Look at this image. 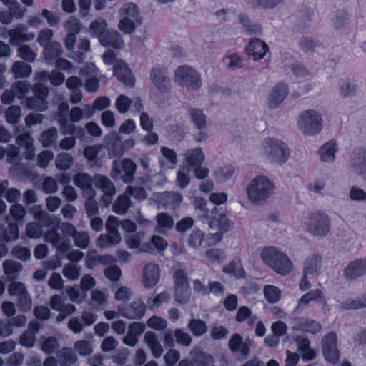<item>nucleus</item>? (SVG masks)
<instances>
[{
  "label": "nucleus",
  "instance_id": "f704fd0d",
  "mask_svg": "<svg viewBox=\"0 0 366 366\" xmlns=\"http://www.w3.org/2000/svg\"><path fill=\"white\" fill-rule=\"evenodd\" d=\"M131 207V201L128 195L124 194L119 195L114 202L113 211L119 215L125 214Z\"/></svg>",
  "mask_w": 366,
  "mask_h": 366
},
{
  "label": "nucleus",
  "instance_id": "a18cd8bd",
  "mask_svg": "<svg viewBox=\"0 0 366 366\" xmlns=\"http://www.w3.org/2000/svg\"><path fill=\"white\" fill-rule=\"evenodd\" d=\"M44 47V55L46 60H54L62 54V47L59 42L53 41Z\"/></svg>",
  "mask_w": 366,
  "mask_h": 366
},
{
  "label": "nucleus",
  "instance_id": "5fc2aeb1",
  "mask_svg": "<svg viewBox=\"0 0 366 366\" xmlns=\"http://www.w3.org/2000/svg\"><path fill=\"white\" fill-rule=\"evenodd\" d=\"M26 106L29 109L42 112L47 109V102L46 100H42V99L38 97L33 96L26 99Z\"/></svg>",
  "mask_w": 366,
  "mask_h": 366
},
{
  "label": "nucleus",
  "instance_id": "ddd939ff",
  "mask_svg": "<svg viewBox=\"0 0 366 366\" xmlns=\"http://www.w3.org/2000/svg\"><path fill=\"white\" fill-rule=\"evenodd\" d=\"M343 274L347 280H355L366 274V259H356L344 269Z\"/></svg>",
  "mask_w": 366,
  "mask_h": 366
},
{
  "label": "nucleus",
  "instance_id": "6e6d98bb",
  "mask_svg": "<svg viewBox=\"0 0 366 366\" xmlns=\"http://www.w3.org/2000/svg\"><path fill=\"white\" fill-rule=\"evenodd\" d=\"M239 20L246 33L249 34H259L261 33V27L259 25L252 24L249 17L246 14H240Z\"/></svg>",
  "mask_w": 366,
  "mask_h": 366
},
{
  "label": "nucleus",
  "instance_id": "ea45409f",
  "mask_svg": "<svg viewBox=\"0 0 366 366\" xmlns=\"http://www.w3.org/2000/svg\"><path fill=\"white\" fill-rule=\"evenodd\" d=\"M191 355L192 356V361L194 366H211L214 362V358L212 355L202 352L197 349H194L191 351Z\"/></svg>",
  "mask_w": 366,
  "mask_h": 366
},
{
  "label": "nucleus",
  "instance_id": "79ce46f5",
  "mask_svg": "<svg viewBox=\"0 0 366 366\" xmlns=\"http://www.w3.org/2000/svg\"><path fill=\"white\" fill-rule=\"evenodd\" d=\"M322 258L318 255H312L309 257L305 263L304 273L305 275L314 274L320 270V264Z\"/></svg>",
  "mask_w": 366,
  "mask_h": 366
},
{
  "label": "nucleus",
  "instance_id": "13d9d810",
  "mask_svg": "<svg viewBox=\"0 0 366 366\" xmlns=\"http://www.w3.org/2000/svg\"><path fill=\"white\" fill-rule=\"evenodd\" d=\"M81 267L73 263H68L64 265L62 269L64 276L69 280H76L80 276Z\"/></svg>",
  "mask_w": 366,
  "mask_h": 366
},
{
  "label": "nucleus",
  "instance_id": "aec40b11",
  "mask_svg": "<svg viewBox=\"0 0 366 366\" xmlns=\"http://www.w3.org/2000/svg\"><path fill=\"white\" fill-rule=\"evenodd\" d=\"M146 306L141 300H134L129 305L120 310L122 316L129 319H139L145 312Z\"/></svg>",
  "mask_w": 366,
  "mask_h": 366
},
{
  "label": "nucleus",
  "instance_id": "473e14b6",
  "mask_svg": "<svg viewBox=\"0 0 366 366\" xmlns=\"http://www.w3.org/2000/svg\"><path fill=\"white\" fill-rule=\"evenodd\" d=\"M19 229L16 223H9L7 227L0 226V240L9 242L17 239Z\"/></svg>",
  "mask_w": 366,
  "mask_h": 366
},
{
  "label": "nucleus",
  "instance_id": "a19ab883",
  "mask_svg": "<svg viewBox=\"0 0 366 366\" xmlns=\"http://www.w3.org/2000/svg\"><path fill=\"white\" fill-rule=\"evenodd\" d=\"M61 366H71L77 360V357L71 348L63 347L58 353Z\"/></svg>",
  "mask_w": 366,
  "mask_h": 366
},
{
  "label": "nucleus",
  "instance_id": "4d7b16f0",
  "mask_svg": "<svg viewBox=\"0 0 366 366\" xmlns=\"http://www.w3.org/2000/svg\"><path fill=\"white\" fill-rule=\"evenodd\" d=\"M263 291L266 300L270 303H276L281 298L280 290L274 285H266Z\"/></svg>",
  "mask_w": 366,
  "mask_h": 366
},
{
  "label": "nucleus",
  "instance_id": "37998d69",
  "mask_svg": "<svg viewBox=\"0 0 366 366\" xmlns=\"http://www.w3.org/2000/svg\"><path fill=\"white\" fill-rule=\"evenodd\" d=\"M55 164L59 170H67L74 164V157L67 152L59 153L56 157Z\"/></svg>",
  "mask_w": 366,
  "mask_h": 366
},
{
  "label": "nucleus",
  "instance_id": "09e8293b",
  "mask_svg": "<svg viewBox=\"0 0 366 366\" xmlns=\"http://www.w3.org/2000/svg\"><path fill=\"white\" fill-rule=\"evenodd\" d=\"M58 131L55 127H51L44 131L40 136L39 141L44 147L51 146L57 139Z\"/></svg>",
  "mask_w": 366,
  "mask_h": 366
},
{
  "label": "nucleus",
  "instance_id": "1a4fd4ad",
  "mask_svg": "<svg viewBox=\"0 0 366 366\" xmlns=\"http://www.w3.org/2000/svg\"><path fill=\"white\" fill-rule=\"evenodd\" d=\"M94 183L95 187L104 193L100 199V203L106 207H108L116 194L114 184L107 176L100 174H96L94 176Z\"/></svg>",
  "mask_w": 366,
  "mask_h": 366
},
{
  "label": "nucleus",
  "instance_id": "0eeeda50",
  "mask_svg": "<svg viewBox=\"0 0 366 366\" xmlns=\"http://www.w3.org/2000/svg\"><path fill=\"white\" fill-rule=\"evenodd\" d=\"M305 224L307 231L314 236H325L330 229L329 217L320 212L310 214Z\"/></svg>",
  "mask_w": 366,
  "mask_h": 366
},
{
  "label": "nucleus",
  "instance_id": "e2e57ef3",
  "mask_svg": "<svg viewBox=\"0 0 366 366\" xmlns=\"http://www.w3.org/2000/svg\"><path fill=\"white\" fill-rule=\"evenodd\" d=\"M18 56L27 62H34L36 57V54L33 49L26 44L20 46L17 49Z\"/></svg>",
  "mask_w": 366,
  "mask_h": 366
},
{
  "label": "nucleus",
  "instance_id": "6e6552de",
  "mask_svg": "<svg viewBox=\"0 0 366 366\" xmlns=\"http://www.w3.org/2000/svg\"><path fill=\"white\" fill-rule=\"evenodd\" d=\"M43 239L52 245L56 250V254L64 257L70 249L71 244L69 240H66L56 229L46 231L43 234Z\"/></svg>",
  "mask_w": 366,
  "mask_h": 366
},
{
  "label": "nucleus",
  "instance_id": "cd10ccee",
  "mask_svg": "<svg viewBox=\"0 0 366 366\" xmlns=\"http://www.w3.org/2000/svg\"><path fill=\"white\" fill-rule=\"evenodd\" d=\"M296 343L298 351L301 353L302 360L311 361L314 360L317 355L316 352L310 347V342L309 339L305 337H297Z\"/></svg>",
  "mask_w": 366,
  "mask_h": 366
},
{
  "label": "nucleus",
  "instance_id": "2f4dec72",
  "mask_svg": "<svg viewBox=\"0 0 366 366\" xmlns=\"http://www.w3.org/2000/svg\"><path fill=\"white\" fill-rule=\"evenodd\" d=\"M22 269V264L18 262L6 259L3 262V270L8 280L16 279Z\"/></svg>",
  "mask_w": 366,
  "mask_h": 366
},
{
  "label": "nucleus",
  "instance_id": "a878e982",
  "mask_svg": "<svg viewBox=\"0 0 366 366\" xmlns=\"http://www.w3.org/2000/svg\"><path fill=\"white\" fill-rule=\"evenodd\" d=\"M167 242L164 237L159 235H153L149 242L142 245L140 252L152 253L155 248L159 252H162L167 248Z\"/></svg>",
  "mask_w": 366,
  "mask_h": 366
},
{
  "label": "nucleus",
  "instance_id": "b1692460",
  "mask_svg": "<svg viewBox=\"0 0 366 366\" xmlns=\"http://www.w3.org/2000/svg\"><path fill=\"white\" fill-rule=\"evenodd\" d=\"M39 324L37 321L30 322L27 330L21 335L19 343L28 348L34 347L36 340V334L39 332Z\"/></svg>",
  "mask_w": 366,
  "mask_h": 366
},
{
  "label": "nucleus",
  "instance_id": "3c124183",
  "mask_svg": "<svg viewBox=\"0 0 366 366\" xmlns=\"http://www.w3.org/2000/svg\"><path fill=\"white\" fill-rule=\"evenodd\" d=\"M142 21L131 20L127 18L120 19L117 27L125 34H131L136 30V27L141 24Z\"/></svg>",
  "mask_w": 366,
  "mask_h": 366
},
{
  "label": "nucleus",
  "instance_id": "20e7f679",
  "mask_svg": "<svg viewBox=\"0 0 366 366\" xmlns=\"http://www.w3.org/2000/svg\"><path fill=\"white\" fill-rule=\"evenodd\" d=\"M323 121L318 112L314 109L303 111L299 117L297 126L302 133L307 136H314L322 129Z\"/></svg>",
  "mask_w": 366,
  "mask_h": 366
},
{
  "label": "nucleus",
  "instance_id": "e433bc0d",
  "mask_svg": "<svg viewBox=\"0 0 366 366\" xmlns=\"http://www.w3.org/2000/svg\"><path fill=\"white\" fill-rule=\"evenodd\" d=\"M358 85L352 80H345L340 86V96L344 99L352 98L357 94Z\"/></svg>",
  "mask_w": 366,
  "mask_h": 366
},
{
  "label": "nucleus",
  "instance_id": "de8ad7c7",
  "mask_svg": "<svg viewBox=\"0 0 366 366\" xmlns=\"http://www.w3.org/2000/svg\"><path fill=\"white\" fill-rule=\"evenodd\" d=\"M32 71L30 65L21 61H16L12 67V72L15 78H24L31 75Z\"/></svg>",
  "mask_w": 366,
  "mask_h": 366
},
{
  "label": "nucleus",
  "instance_id": "8fccbe9b",
  "mask_svg": "<svg viewBox=\"0 0 366 366\" xmlns=\"http://www.w3.org/2000/svg\"><path fill=\"white\" fill-rule=\"evenodd\" d=\"M166 181L164 175L162 173L147 174L142 178V182L148 187L152 188L163 184Z\"/></svg>",
  "mask_w": 366,
  "mask_h": 366
},
{
  "label": "nucleus",
  "instance_id": "c9c22d12",
  "mask_svg": "<svg viewBox=\"0 0 366 366\" xmlns=\"http://www.w3.org/2000/svg\"><path fill=\"white\" fill-rule=\"evenodd\" d=\"M223 272L237 278H242L245 274L242 261L239 258L234 259L226 264L223 267Z\"/></svg>",
  "mask_w": 366,
  "mask_h": 366
},
{
  "label": "nucleus",
  "instance_id": "39448f33",
  "mask_svg": "<svg viewBox=\"0 0 366 366\" xmlns=\"http://www.w3.org/2000/svg\"><path fill=\"white\" fill-rule=\"evenodd\" d=\"M174 81L179 86L191 90H198L202 86L200 74L188 65H182L175 69Z\"/></svg>",
  "mask_w": 366,
  "mask_h": 366
},
{
  "label": "nucleus",
  "instance_id": "c03bdc74",
  "mask_svg": "<svg viewBox=\"0 0 366 366\" xmlns=\"http://www.w3.org/2000/svg\"><path fill=\"white\" fill-rule=\"evenodd\" d=\"M102 149L103 146L102 144L87 146L84 148V155L91 166H99V161L97 159V157Z\"/></svg>",
  "mask_w": 366,
  "mask_h": 366
},
{
  "label": "nucleus",
  "instance_id": "f257e3e1",
  "mask_svg": "<svg viewBox=\"0 0 366 366\" xmlns=\"http://www.w3.org/2000/svg\"><path fill=\"white\" fill-rule=\"evenodd\" d=\"M275 190L274 183L264 175L252 179L247 188V194L249 202L256 205H263L273 195Z\"/></svg>",
  "mask_w": 366,
  "mask_h": 366
},
{
  "label": "nucleus",
  "instance_id": "412c9836",
  "mask_svg": "<svg viewBox=\"0 0 366 366\" xmlns=\"http://www.w3.org/2000/svg\"><path fill=\"white\" fill-rule=\"evenodd\" d=\"M205 156L200 147L187 149L184 153L183 162L184 166L189 168L202 165Z\"/></svg>",
  "mask_w": 366,
  "mask_h": 366
},
{
  "label": "nucleus",
  "instance_id": "603ef678",
  "mask_svg": "<svg viewBox=\"0 0 366 366\" xmlns=\"http://www.w3.org/2000/svg\"><path fill=\"white\" fill-rule=\"evenodd\" d=\"M177 185L180 189H184L190 182L189 168L182 166L177 173Z\"/></svg>",
  "mask_w": 366,
  "mask_h": 366
},
{
  "label": "nucleus",
  "instance_id": "338daca9",
  "mask_svg": "<svg viewBox=\"0 0 366 366\" xmlns=\"http://www.w3.org/2000/svg\"><path fill=\"white\" fill-rule=\"evenodd\" d=\"M59 343L55 337H49L46 338L42 344L41 349L46 354H52L58 350Z\"/></svg>",
  "mask_w": 366,
  "mask_h": 366
},
{
  "label": "nucleus",
  "instance_id": "c756f323",
  "mask_svg": "<svg viewBox=\"0 0 366 366\" xmlns=\"http://www.w3.org/2000/svg\"><path fill=\"white\" fill-rule=\"evenodd\" d=\"M93 182L94 177L92 178V176L87 173L79 172L73 177L74 184L85 192L93 191Z\"/></svg>",
  "mask_w": 366,
  "mask_h": 366
},
{
  "label": "nucleus",
  "instance_id": "4be33fe9",
  "mask_svg": "<svg viewBox=\"0 0 366 366\" xmlns=\"http://www.w3.org/2000/svg\"><path fill=\"white\" fill-rule=\"evenodd\" d=\"M16 142L20 147L25 149V150L23 152V154L26 159L32 160L34 159V140L30 134L24 133L19 135L16 139Z\"/></svg>",
  "mask_w": 366,
  "mask_h": 366
},
{
  "label": "nucleus",
  "instance_id": "9d476101",
  "mask_svg": "<svg viewBox=\"0 0 366 366\" xmlns=\"http://www.w3.org/2000/svg\"><path fill=\"white\" fill-rule=\"evenodd\" d=\"M322 353L325 360L335 364L340 359V352L337 348V335L335 332H330L322 340Z\"/></svg>",
  "mask_w": 366,
  "mask_h": 366
},
{
  "label": "nucleus",
  "instance_id": "5701e85b",
  "mask_svg": "<svg viewBox=\"0 0 366 366\" xmlns=\"http://www.w3.org/2000/svg\"><path fill=\"white\" fill-rule=\"evenodd\" d=\"M269 51L268 46L259 39H252L247 46V52L254 61L262 59Z\"/></svg>",
  "mask_w": 366,
  "mask_h": 366
},
{
  "label": "nucleus",
  "instance_id": "9b49d317",
  "mask_svg": "<svg viewBox=\"0 0 366 366\" xmlns=\"http://www.w3.org/2000/svg\"><path fill=\"white\" fill-rule=\"evenodd\" d=\"M252 340L249 338L243 339L239 334H234L228 342V346L232 352H238L243 359L248 357Z\"/></svg>",
  "mask_w": 366,
  "mask_h": 366
},
{
  "label": "nucleus",
  "instance_id": "49530a36",
  "mask_svg": "<svg viewBox=\"0 0 366 366\" xmlns=\"http://www.w3.org/2000/svg\"><path fill=\"white\" fill-rule=\"evenodd\" d=\"M187 327L195 337H201L207 331V324L199 319H192L188 322Z\"/></svg>",
  "mask_w": 366,
  "mask_h": 366
},
{
  "label": "nucleus",
  "instance_id": "c85d7f7f",
  "mask_svg": "<svg viewBox=\"0 0 366 366\" xmlns=\"http://www.w3.org/2000/svg\"><path fill=\"white\" fill-rule=\"evenodd\" d=\"M144 340L151 350L153 356L155 358H159L161 357L163 352V348L157 338V335L152 331H147L144 334Z\"/></svg>",
  "mask_w": 366,
  "mask_h": 366
},
{
  "label": "nucleus",
  "instance_id": "69168bd1",
  "mask_svg": "<svg viewBox=\"0 0 366 366\" xmlns=\"http://www.w3.org/2000/svg\"><path fill=\"white\" fill-rule=\"evenodd\" d=\"M204 239V234L199 229L193 230L187 239L188 246L197 249L198 248L202 243Z\"/></svg>",
  "mask_w": 366,
  "mask_h": 366
},
{
  "label": "nucleus",
  "instance_id": "a211bd4d",
  "mask_svg": "<svg viewBox=\"0 0 366 366\" xmlns=\"http://www.w3.org/2000/svg\"><path fill=\"white\" fill-rule=\"evenodd\" d=\"M99 41L104 46H110L117 49H122L125 46L122 35L114 29L107 30L99 36Z\"/></svg>",
  "mask_w": 366,
  "mask_h": 366
},
{
  "label": "nucleus",
  "instance_id": "423d86ee",
  "mask_svg": "<svg viewBox=\"0 0 366 366\" xmlns=\"http://www.w3.org/2000/svg\"><path fill=\"white\" fill-rule=\"evenodd\" d=\"M137 166L131 159L124 158L121 161L112 162L110 176L113 179H121L125 184L134 181V174Z\"/></svg>",
  "mask_w": 366,
  "mask_h": 366
},
{
  "label": "nucleus",
  "instance_id": "f3484780",
  "mask_svg": "<svg viewBox=\"0 0 366 366\" xmlns=\"http://www.w3.org/2000/svg\"><path fill=\"white\" fill-rule=\"evenodd\" d=\"M114 75L125 86H133L135 79L128 65L123 61H117L113 67Z\"/></svg>",
  "mask_w": 366,
  "mask_h": 366
},
{
  "label": "nucleus",
  "instance_id": "4468645a",
  "mask_svg": "<svg viewBox=\"0 0 366 366\" xmlns=\"http://www.w3.org/2000/svg\"><path fill=\"white\" fill-rule=\"evenodd\" d=\"M292 328L294 330L310 332L315 334L321 330L319 322L303 317H294L291 322Z\"/></svg>",
  "mask_w": 366,
  "mask_h": 366
},
{
  "label": "nucleus",
  "instance_id": "774afa93",
  "mask_svg": "<svg viewBox=\"0 0 366 366\" xmlns=\"http://www.w3.org/2000/svg\"><path fill=\"white\" fill-rule=\"evenodd\" d=\"M21 117V108L19 106L13 105L9 107L5 112L6 122L11 124H16Z\"/></svg>",
  "mask_w": 366,
  "mask_h": 366
},
{
  "label": "nucleus",
  "instance_id": "58836bf2",
  "mask_svg": "<svg viewBox=\"0 0 366 366\" xmlns=\"http://www.w3.org/2000/svg\"><path fill=\"white\" fill-rule=\"evenodd\" d=\"M216 210L217 208L214 207V210L211 212L212 216L211 217V220L209 223V227L212 228L214 226L217 225L224 232L229 231L232 227V222L224 214H219L218 218H217L216 216L214 215Z\"/></svg>",
  "mask_w": 366,
  "mask_h": 366
},
{
  "label": "nucleus",
  "instance_id": "4c0bfd02",
  "mask_svg": "<svg viewBox=\"0 0 366 366\" xmlns=\"http://www.w3.org/2000/svg\"><path fill=\"white\" fill-rule=\"evenodd\" d=\"M120 18H127L131 20L142 21L137 6L135 4L127 3L119 10Z\"/></svg>",
  "mask_w": 366,
  "mask_h": 366
},
{
  "label": "nucleus",
  "instance_id": "7ed1b4c3",
  "mask_svg": "<svg viewBox=\"0 0 366 366\" xmlns=\"http://www.w3.org/2000/svg\"><path fill=\"white\" fill-rule=\"evenodd\" d=\"M262 153L271 162L282 164L290 157V149L282 141L268 137L262 142Z\"/></svg>",
  "mask_w": 366,
  "mask_h": 366
},
{
  "label": "nucleus",
  "instance_id": "bf43d9fd",
  "mask_svg": "<svg viewBox=\"0 0 366 366\" xmlns=\"http://www.w3.org/2000/svg\"><path fill=\"white\" fill-rule=\"evenodd\" d=\"M169 294L167 292H162L154 297H149L147 300V305L149 309L159 308L164 302L168 301Z\"/></svg>",
  "mask_w": 366,
  "mask_h": 366
},
{
  "label": "nucleus",
  "instance_id": "2eb2a0df",
  "mask_svg": "<svg viewBox=\"0 0 366 366\" xmlns=\"http://www.w3.org/2000/svg\"><path fill=\"white\" fill-rule=\"evenodd\" d=\"M8 35L10 37L9 42L12 45L30 41L35 38V34L28 32V28L22 24L9 30Z\"/></svg>",
  "mask_w": 366,
  "mask_h": 366
},
{
  "label": "nucleus",
  "instance_id": "72a5a7b5",
  "mask_svg": "<svg viewBox=\"0 0 366 366\" xmlns=\"http://www.w3.org/2000/svg\"><path fill=\"white\" fill-rule=\"evenodd\" d=\"M189 115L192 122L199 130L207 127V116L202 109L191 108L189 109Z\"/></svg>",
  "mask_w": 366,
  "mask_h": 366
},
{
  "label": "nucleus",
  "instance_id": "f03ea898",
  "mask_svg": "<svg viewBox=\"0 0 366 366\" xmlns=\"http://www.w3.org/2000/svg\"><path fill=\"white\" fill-rule=\"evenodd\" d=\"M260 257L266 265L280 275H287L292 270L293 264L289 257L276 247H265Z\"/></svg>",
  "mask_w": 366,
  "mask_h": 366
},
{
  "label": "nucleus",
  "instance_id": "680f3d73",
  "mask_svg": "<svg viewBox=\"0 0 366 366\" xmlns=\"http://www.w3.org/2000/svg\"><path fill=\"white\" fill-rule=\"evenodd\" d=\"M144 237V232L131 234L125 237V242L129 249H139L140 250L141 242Z\"/></svg>",
  "mask_w": 366,
  "mask_h": 366
},
{
  "label": "nucleus",
  "instance_id": "6ab92c4d",
  "mask_svg": "<svg viewBox=\"0 0 366 366\" xmlns=\"http://www.w3.org/2000/svg\"><path fill=\"white\" fill-rule=\"evenodd\" d=\"M288 94L287 86L283 83L275 85L269 96L267 106L271 109L278 107Z\"/></svg>",
  "mask_w": 366,
  "mask_h": 366
},
{
  "label": "nucleus",
  "instance_id": "bb28decb",
  "mask_svg": "<svg viewBox=\"0 0 366 366\" xmlns=\"http://www.w3.org/2000/svg\"><path fill=\"white\" fill-rule=\"evenodd\" d=\"M338 150L337 144L334 141L324 144L318 149L320 160L325 163H332L335 159V154Z\"/></svg>",
  "mask_w": 366,
  "mask_h": 366
},
{
  "label": "nucleus",
  "instance_id": "393cba45",
  "mask_svg": "<svg viewBox=\"0 0 366 366\" xmlns=\"http://www.w3.org/2000/svg\"><path fill=\"white\" fill-rule=\"evenodd\" d=\"M155 220L157 222L155 231L159 234H167L174 225L173 217L167 212L158 213Z\"/></svg>",
  "mask_w": 366,
  "mask_h": 366
},
{
  "label": "nucleus",
  "instance_id": "7c9ffc66",
  "mask_svg": "<svg viewBox=\"0 0 366 366\" xmlns=\"http://www.w3.org/2000/svg\"><path fill=\"white\" fill-rule=\"evenodd\" d=\"M162 202L166 208L176 209L180 207L182 197L178 192H167L162 194Z\"/></svg>",
  "mask_w": 366,
  "mask_h": 366
},
{
  "label": "nucleus",
  "instance_id": "0e129e2a",
  "mask_svg": "<svg viewBox=\"0 0 366 366\" xmlns=\"http://www.w3.org/2000/svg\"><path fill=\"white\" fill-rule=\"evenodd\" d=\"M66 293L69 297V299L77 304L83 302L86 297V294L84 291H80L77 285L70 287L66 289Z\"/></svg>",
  "mask_w": 366,
  "mask_h": 366
},
{
  "label": "nucleus",
  "instance_id": "052dcab7",
  "mask_svg": "<svg viewBox=\"0 0 366 366\" xmlns=\"http://www.w3.org/2000/svg\"><path fill=\"white\" fill-rule=\"evenodd\" d=\"M343 310H357L366 307V296L356 300L348 299L341 303Z\"/></svg>",
  "mask_w": 366,
  "mask_h": 366
},
{
  "label": "nucleus",
  "instance_id": "864d4df0",
  "mask_svg": "<svg viewBox=\"0 0 366 366\" xmlns=\"http://www.w3.org/2000/svg\"><path fill=\"white\" fill-rule=\"evenodd\" d=\"M107 23L102 18L93 21L89 25V30L92 36H99L106 32Z\"/></svg>",
  "mask_w": 366,
  "mask_h": 366
},
{
  "label": "nucleus",
  "instance_id": "f8f14e48",
  "mask_svg": "<svg viewBox=\"0 0 366 366\" xmlns=\"http://www.w3.org/2000/svg\"><path fill=\"white\" fill-rule=\"evenodd\" d=\"M150 79L157 89L168 92L171 86V81L165 68L154 67L150 71Z\"/></svg>",
  "mask_w": 366,
  "mask_h": 366
},
{
  "label": "nucleus",
  "instance_id": "dca6fc26",
  "mask_svg": "<svg viewBox=\"0 0 366 366\" xmlns=\"http://www.w3.org/2000/svg\"><path fill=\"white\" fill-rule=\"evenodd\" d=\"M160 276L159 268L154 263L147 264L143 269L142 282L145 288H153L159 282Z\"/></svg>",
  "mask_w": 366,
  "mask_h": 366
}]
</instances>
